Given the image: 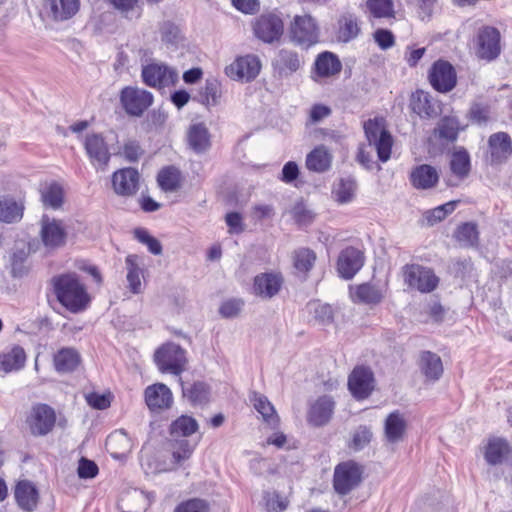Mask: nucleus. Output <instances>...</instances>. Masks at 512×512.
Masks as SVG:
<instances>
[{"label":"nucleus","mask_w":512,"mask_h":512,"mask_svg":"<svg viewBox=\"0 0 512 512\" xmlns=\"http://www.w3.org/2000/svg\"><path fill=\"white\" fill-rule=\"evenodd\" d=\"M294 220L299 224H309L312 222L314 215L308 210L304 204L297 203L291 210Z\"/></svg>","instance_id":"obj_63"},{"label":"nucleus","mask_w":512,"mask_h":512,"mask_svg":"<svg viewBox=\"0 0 512 512\" xmlns=\"http://www.w3.org/2000/svg\"><path fill=\"white\" fill-rule=\"evenodd\" d=\"M145 402L151 411L165 410L171 407L173 396L171 390L162 383L148 386L144 391Z\"/></svg>","instance_id":"obj_18"},{"label":"nucleus","mask_w":512,"mask_h":512,"mask_svg":"<svg viewBox=\"0 0 512 512\" xmlns=\"http://www.w3.org/2000/svg\"><path fill=\"white\" fill-rule=\"evenodd\" d=\"M49 17L56 22L73 18L80 9V0H45Z\"/></svg>","instance_id":"obj_22"},{"label":"nucleus","mask_w":512,"mask_h":512,"mask_svg":"<svg viewBox=\"0 0 512 512\" xmlns=\"http://www.w3.org/2000/svg\"><path fill=\"white\" fill-rule=\"evenodd\" d=\"M137 259L138 257L133 254L128 255L125 259L128 288L133 294H139L142 291V269L139 267Z\"/></svg>","instance_id":"obj_41"},{"label":"nucleus","mask_w":512,"mask_h":512,"mask_svg":"<svg viewBox=\"0 0 512 512\" xmlns=\"http://www.w3.org/2000/svg\"><path fill=\"white\" fill-rule=\"evenodd\" d=\"M460 131L459 121L455 117H443L434 129V136L447 143L455 142Z\"/></svg>","instance_id":"obj_37"},{"label":"nucleus","mask_w":512,"mask_h":512,"mask_svg":"<svg viewBox=\"0 0 512 512\" xmlns=\"http://www.w3.org/2000/svg\"><path fill=\"white\" fill-rule=\"evenodd\" d=\"M140 175L137 169L126 167L115 171L112 175L114 192L122 197H131L139 189Z\"/></svg>","instance_id":"obj_15"},{"label":"nucleus","mask_w":512,"mask_h":512,"mask_svg":"<svg viewBox=\"0 0 512 512\" xmlns=\"http://www.w3.org/2000/svg\"><path fill=\"white\" fill-rule=\"evenodd\" d=\"M491 160L493 163H502L508 159L512 153V141L505 132L494 133L488 140Z\"/></svg>","instance_id":"obj_25"},{"label":"nucleus","mask_w":512,"mask_h":512,"mask_svg":"<svg viewBox=\"0 0 512 512\" xmlns=\"http://www.w3.org/2000/svg\"><path fill=\"white\" fill-rule=\"evenodd\" d=\"M366 7L374 18H392L395 14L392 0H367Z\"/></svg>","instance_id":"obj_46"},{"label":"nucleus","mask_w":512,"mask_h":512,"mask_svg":"<svg viewBox=\"0 0 512 512\" xmlns=\"http://www.w3.org/2000/svg\"><path fill=\"white\" fill-rule=\"evenodd\" d=\"M250 401L253 403L255 410L261 415L264 422L272 428L279 425L280 419L268 398L260 393L253 392L250 396Z\"/></svg>","instance_id":"obj_31"},{"label":"nucleus","mask_w":512,"mask_h":512,"mask_svg":"<svg viewBox=\"0 0 512 512\" xmlns=\"http://www.w3.org/2000/svg\"><path fill=\"white\" fill-rule=\"evenodd\" d=\"M52 284L57 300L70 312L78 313L88 306L90 296L75 273L55 276Z\"/></svg>","instance_id":"obj_1"},{"label":"nucleus","mask_w":512,"mask_h":512,"mask_svg":"<svg viewBox=\"0 0 512 512\" xmlns=\"http://www.w3.org/2000/svg\"><path fill=\"white\" fill-rule=\"evenodd\" d=\"M457 203L458 201H450L434 209L426 211L424 217L425 220L427 221V224L433 226L436 223L445 219L449 214H451L455 210Z\"/></svg>","instance_id":"obj_52"},{"label":"nucleus","mask_w":512,"mask_h":512,"mask_svg":"<svg viewBox=\"0 0 512 512\" xmlns=\"http://www.w3.org/2000/svg\"><path fill=\"white\" fill-rule=\"evenodd\" d=\"M317 260L316 253L307 247H300L293 251L292 262L297 273L307 276L313 269Z\"/></svg>","instance_id":"obj_36"},{"label":"nucleus","mask_w":512,"mask_h":512,"mask_svg":"<svg viewBox=\"0 0 512 512\" xmlns=\"http://www.w3.org/2000/svg\"><path fill=\"white\" fill-rule=\"evenodd\" d=\"M419 365L427 380L437 381L443 374V364L440 356L431 351L421 353Z\"/></svg>","instance_id":"obj_32"},{"label":"nucleus","mask_w":512,"mask_h":512,"mask_svg":"<svg viewBox=\"0 0 512 512\" xmlns=\"http://www.w3.org/2000/svg\"><path fill=\"white\" fill-rule=\"evenodd\" d=\"M361 478L362 469L357 463L342 462L335 467L333 487L338 494L346 495L360 484Z\"/></svg>","instance_id":"obj_6"},{"label":"nucleus","mask_w":512,"mask_h":512,"mask_svg":"<svg viewBox=\"0 0 512 512\" xmlns=\"http://www.w3.org/2000/svg\"><path fill=\"white\" fill-rule=\"evenodd\" d=\"M409 179L414 188L428 190L435 187L438 183L439 173L435 167L421 164L411 170Z\"/></svg>","instance_id":"obj_23"},{"label":"nucleus","mask_w":512,"mask_h":512,"mask_svg":"<svg viewBox=\"0 0 512 512\" xmlns=\"http://www.w3.org/2000/svg\"><path fill=\"white\" fill-rule=\"evenodd\" d=\"M302 64L303 59L299 54L286 48L280 49L272 62L275 72L281 77H288L297 72Z\"/></svg>","instance_id":"obj_19"},{"label":"nucleus","mask_w":512,"mask_h":512,"mask_svg":"<svg viewBox=\"0 0 512 512\" xmlns=\"http://www.w3.org/2000/svg\"><path fill=\"white\" fill-rule=\"evenodd\" d=\"M198 430L197 421L187 415H182L172 422L170 426V434L173 438L188 437Z\"/></svg>","instance_id":"obj_43"},{"label":"nucleus","mask_w":512,"mask_h":512,"mask_svg":"<svg viewBox=\"0 0 512 512\" xmlns=\"http://www.w3.org/2000/svg\"><path fill=\"white\" fill-rule=\"evenodd\" d=\"M64 192L57 183H51L41 193V198L45 206L58 209L63 204Z\"/></svg>","instance_id":"obj_47"},{"label":"nucleus","mask_w":512,"mask_h":512,"mask_svg":"<svg viewBox=\"0 0 512 512\" xmlns=\"http://www.w3.org/2000/svg\"><path fill=\"white\" fill-rule=\"evenodd\" d=\"M291 41L305 49L319 41V28L315 19L310 15H296L290 24Z\"/></svg>","instance_id":"obj_2"},{"label":"nucleus","mask_w":512,"mask_h":512,"mask_svg":"<svg viewBox=\"0 0 512 512\" xmlns=\"http://www.w3.org/2000/svg\"><path fill=\"white\" fill-rule=\"evenodd\" d=\"M354 295L361 303L378 304L382 301L384 292L377 285L363 283L356 287Z\"/></svg>","instance_id":"obj_42"},{"label":"nucleus","mask_w":512,"mask_h":512,"mask_svg":"<svg viewBox=\"0 0 512 512\" xmlns=\"http://www.w3.org/2000/svg\"><path fill=\"white\" fill-rule=\"evenodd\" d=\"M341 69L342 64L338 56L325 51L316 57L313 72L318 78H329L339 74Z\"/></svg>","instance_id":"obj_24"},{"label":"nucleus","mask_w":512,"mask_h":512,"mask_svg":"<svg viewBox=\"0 0 512 512\" xmlns=\"http://www.w3.org/2000/svg\"><path fill=\"white\" fill-rule=\"evenodd\" d=\"M431 86L440 93H447L457 84V75L454 67L445 60H437L428 72Z\"/></svg>","instance_id":"obj_9"},{"label":"nucleus","mask_w":512,"mask_h":512,"mask_svg":"<svg viewBox=\"0 0 512 512\" xmlns=\"http://www.w3.org/2000/svg\"><path fill=\"white\" fill-rule=\"evenodd\" d=\"M24 205L13 198L0 199V221L8 224L17 223L23 218Z\"/></svg>","instance_id":"obj_38"},{"label":"nucleus","mask_w":512,"mask_h":512,"mask_svg":"<svg viewBox=\"0 0 512 512\" xmlns=\"http://www.w3.org/2000/svg\"><path fill=\"white\" fill-rule=\"evenodd\" d=\"M374 377L368 367L357 366L348 378V388L356 399L367 398L373 390Z\"/></svg>","instance_id":"obj_17"},{"label":"nucleus","mask_w":512,"mask_h":512,"mask_svg":"<svg viewBox=\"0 0 512 512\" xmlns=\"http://www.w3.org/2000/svg\"><path fill=\"white\" fill-rule=\"evenodd\" d=\"M404 280L410 288L422 293L433 291L439 282L438 277L431 269L415 264L405 267Z\"/></svg>","instance_id":"obj_12"},{"label":"nucleus","mask_w":512,"mask_h":512,"mask_svg":"<svg viewBox=\"0 0 512 512\" xmlns=\"http://www.w3.org/2000/svg\"><path fill=\"white\" fill-rule=\"evenodd\" d=\"M141 77L147 86L163 88L175 85L179 76L175 68L155 62L142 67Z\"/></svg>","instance_id":"obj_7"},{"label":"nucleus","mask_w":512,"mask_h":512,"mask_svg":"<svg viewBox=\"0 0 512 512\" xmlns=\"http://www.w3.org/2000/svg\"><path fill=\"white\" fill-rule=\"evenodd\" d=\"M371 145L375 147L381 162H387L390 159L393 139L389 132L382 133V136L374 140Z\"/></svg>","instance_id":"obj_58"},{"label":"nucleus","mask_w":512,"mask_h":512,"mask_svg":"<svg viewBox=\"0 0 512 512\" xmlns=\"http://www.w3.org/2000/svg\"><path fill=\"white\" fill-rule=\"evenodd\" d=\"M157 181L165 192L176 191L180 186V173L174 167H166L159 172Z\"/></svg>","instance_id":"obj_44"},{"label":"nucleus","mask_w":512,"mask_h":512,"mask_svg":"<svg viewBox=\"0 0 512 512\" xmlns=\"http://www.w3.org/2000/svg\"><path fill=\"white\" fill-rule=\"evenodd\" d=\"M77 472L80 478L91 479L97 476L99 469L94 461L82 457L79 460Z\"/></svg>","instance_id":"obj_62"},{"label":"nucleus","mask_w":512,"mask_h":512,"mask_svg":"<svg viewBox=\"0 0 512 512\" xmlns=\"http://www.w3.org/2000/svg\"><path fill=\"white\" fill-rule=\"evenodd\" d=\"M179 381L182 386L183 396L186 397L193 404H202L208 400L209 391L205 383L196 382L192 384L190 387H186L184 386L181 378L179 379Z\"/></svg>","instance_id":"obj_45"},{"label":"nucleus","mask_w":512,"mask_h":512,"mask_svg":"<svg viewBox=\"0 0 512 512\" xmlns=\"http://www.w3.org/2000/svg\"><path fill=\"white\" fill-rule=\"evenodd\" d=\"M332 160L330 151L324 145H319L307 154L305 164L309 171L323 173L330 169Z\"/></svg>","instance_id":"obj_29"},{"label":"nucleus","mask_w":512,"mask_h":512,"mask_svg":"<svg viewBox=\"0 0 512 512\" xmlns=\"http://www.w3.org/2000/svg\"><path fill=\"white\" fill-rule=\"evenodd\" d=\"M283 278L279 273H261L254 278L253 291L264 299L274 297L280 291Z\"/></svg>","instance_id":"obj_20"},{"label":"nucleus","mask_w":512,"mask_h":512,"mask_svg":"<svg viewBox=\"0 0 512 512\" xmlns=\"http://www.w3.org/2000/svg\"><path fill=\"white\" fill-rule=\"evenodd\" d=\"M208 509L206 501L194 498L179 504L174 512H208Z\"/></svg>","instance_id":"obj_61"},{"label":"nucleus","mask_w":512,"mask_h":512,"mask_svg":"<svg viewBox=\"0 0 512 512\" xmlns=\"http://www.w3.org/2000/svg\"><path fill=\"white\" fill-rule=\"evenodd\" d=\"M84 148L91 164L96 169L105 170L109 164L111 153L102 134H87L84 141Z\"/></svg>","instance_id":"obj_13"},{"label":"nucleus","mask_w":512,"mask_h":512,"mask_svg":"<svg viewBox=\"0 0 512 512\" xmlns=\"http://www.w3.org/2000/svg\"><path fill=\"white\" fill-rule=\"evenodd\" d=\"M161 39L169 45H177L181 39L180 29L171 22H164L160 29Z\"/></svg>","instance_id":"obj_59"},{"label":"nucleus","mask_w":512,"mask_h":512,"mask_svg":"<svg viewBox=\"0 0 512 512\" xmlns=\"http://www.w3.org/2000/svg\"><path fill=\"white\" fill-rule=\"evenodd\" d=\"M262 63L255 54H246L238 56L235 60L225 67V74L231 80L244 83L252 82L260 74Z\"/></svg>","instance_id":"obj_3"},{"label":"nucleus","mask_w":512,"mask_h":512,"mask_svg":"<svg viewBox=\"0 0 512 512\" xmlns=\"http://www.w3.org/2000/svg\"><path fill=\"white\" fill-rule=\"evenodd\" d=\"M80 361V354L71 347H64L58 350L53 357L54 368L58 373L74 371L80 364Z\"/></svg>","instance_id":"obj_30"},{"label":"nucleus","mask_w":512,"mask_h":512,"mask_svg":"<svg viewBox=\"0 0 512 512\" xmlns=\"http://www.w3.org/2000/svg\"><path fill=\"white\" fill-rule=\"evenodd\" d=\"M155 362L161 372L179 376L186 364L185 350L175 343L160 347L154 355Z\"/></svg>","instance_id":"obj_4"},{"label":"nucleus","mask_w":512,"mask_h":512,"mask_svg":"<svg viewBox=\"0 0 512 512\" xmlns=\"http://www.w3.org/2000/svg\"><path fill=\"white\" fill-rule=\"evenodd\" d=\"M27 253L25 250H15L11 257V275L14 278H22L29 272V268L26 265Z\"/></svg>","instance_id":"obj_53"},{"label":"nucleus","mask_w":512,"mask_h":512,"mask_svg":"<svg viewBox=\"0 0 512 512\" xmlns=\"http://www.w3.org/2000/svg\"><path fill=\"white\" fill-rule=\"evenodd\" d=\"M201 101L206 106H215L221 97L220 83L215 79L206 80L205 86L200 92Z\"/></svg>","instance_id":"obj_50"},{"label":"nucleus","mask_w":512,"mask_h":512,"mask_svg":"<svg viewBox=\"0 0 512 512\" xmlns=\"http://www.w3.org/2000/svg\"><path fill=\"white\" fill-rule=\"evenodd\" d=\"M335 402L332 397H319L309 408L307 420L313 426H323L329 422L334 412Z\"/></svg>","instance_id":"obj_21"},{"label":"nucleus","mask_w":512,"mask_h":512,"mask_svg":"<svg viewBox=\"0 0 512 512\" xmlns=\"http://www.w3.org/2000/svg\"><path fill=\"white\" fill-rule=\"evenodd\" d=\"M120 101L127 114L139 117L152 105L153 95L147 90L127 86L121 90Z\"/></svg>","instance_id":"obj_8"},{"label":"nucleus","mask_w":512,"mask_h":512,"mask_svg":"<svg viewBox=\"0 0 512 512\" xmlns=\"http://www.w3.org/2000/svg\"><path fill=\"white\" fill-rule=\"evenodd\" d=\"M56 415L54 410L46 404H37L32 407L27 424L34 436L48 434L54 427Z\"/></svg>","instance_id":"obj_14"},{"label":"nucleus","mask_w":512,"mask_h":512,"mask_svg":"<svg viewBox=\"0 0 512 512\" xmlns=\"http://www.w3.org/2000/svg\"><path fill=\"white\" fill-rule=\"evenodd\" d=\"M360 33L359 21L356 15L344 13L338 20V39L342 42H349L355 39Z\"/></svg>","instance_id":"obj_39"},{"label":"nucleus","mask_w":512,"mask_h":512,"mask_svg":"<svg viewBox=\"0 0 512 512\" xmlns=\"http://www.w3.org/2000/svg\"><path fill=\"white\" fill-rule=\"evenodd\" d=\"M120 155L129 163H137L145 154V150L136 139H127L124 141Z\"/></svg>","instance_id":"obj_49"},{"label":"nucleus","mask_w":512,"mask_h":512,"mask_svg":"<svg viewBox=\"0 0 512 512\" xmlns=\"http://www.w3.org/2000/svg\"><path fill=\"white\" fill-rule=\"evenodd\" d=\"M410 105L421 118H431L437 114L433 98L423 90H417L412 94Z\"/></svg>","instance_id":"obj_35"},{"label":"nucleus","mask_w":512,"mask_h":512,"mask_svg":"<svg viewBox=\"0 0 512 512\" xmlns=\"http://www.w3.org/2000/svg\"><path fill=\"white\" fill-rule=\"evenodd\" d=\"M407 428L404 415L399 411L390 413L384 424V436L388 443L396 444L403 440Z\"/></svg>","instance_id":"obj_26"},{"label":"nucleus","mask_w":512,"mask_h":512,"mask_svg":"<svg viewBox=\"0 0 512 512\" xmlns=\"http://www.w3.org/2000/svg\"><path fill=\"white\" fill-rule=\"evenodd\" d=\"M365 256L363 252L355 247L343 249L337 260V271L341 278L350 280L364 265Z\"/></svg>","instance_id":"obj_16"},{"label":"nucleus","mask_w":512,"mask_h":512,"mask_svg":"<svg viewBox=\"0 0 512 512\" xmlns=\"http://www.w3.org/2000/svg\"><path fill=\"white\" fill-rule=\"evenodd\" d=\"M26 353L20 346H14L9 352L3 354L0 359V369L5 373L20 370L24 367Z\"/></svg>","instance_id":"obj_40"},{"label":"nucleus","mask_w":512,"mask_h":512,"mask_svg":"<svg viewBox=\"0 0 512 512\" xmlns=\"http://www.w3.org/2000/svg\"><path fill=\"white\" fill-rule=\"evenodd\" d=\"M174 441L172 457L175 463L181 464L191 457L196 445L191 444L187 439L174 438Z\"/></svg>","instance_id":"obj_54"},{"label":"nucleus","mask_w":512,"mask_h":512,"mask_svg":"<svg viewBox=\"0 0 512 512\" xmlns=\"http://www.w3.org/2000/svg\"><path fill=\"white\" fill-rule=\"evenodd\" d=\"M254 35L264 43H273L280 39L284 31L282 19L274 14H262L253 22Z\"/></svg>","instance_id":"obj_11"},{"label":"nucleus","mask_w":512,"mask_h":512,"mask_svg":"<svg viewBox=\"0 0 512 512\" xmlns=\"http://www.w3.org/2000/svg\"><path fill=\"white\" fill-rule=\"evenodd\" d=\"M511 447L503 438H491L485 446L484 459L491 466L501 465L505 462Z\"/></svg>","instance_id":"obj_27"},{"label":"nucleus","mask_w":512,"mask_h":512,"mask_svg":"<svg viewBox=\"0 0 512 512\" xmlns=\"http://www.w3.org/2000/svg\"><path fill=\"white\" fill-rule=\"evenodd\" d=\"M455 237L457 241L465 246L472 247L478 242V230L474 223H464L458 227Z\"/></svg>","instance_id":"obj_51"},{"label":"nucleus","mask_w":512,"mask_h":512,"mask_svg":"<svg viewBox=\"0 0 512 512\" xmlns=\"http://www.w3.org/2000/svg\"><path fill=\"white\" fill-rule=\"evenodd\" d=\"M15 499L21 509L32 512L38 503V491L36 487L27 480L18 482L15 487Z\"/></svg>","instance_id":"obj_28"},{"label":"nucleus","mask_w":512,"mask_h":512,"mask_svg":"<svg viewBox=\"0 0 512 512\" xmlns=\"http://www.w3.org/2000/svg\"><path fill=\"white\" fill-rule=\"evenodd\" d=\"M356 182L353 179H341L333 190L335 200L340 204L352 201L355 195Z\"/></svg>","instance_id":"obj_48"},{"label":"nucleus","mask_w":512,"mask_h":512,"mask_svg":"<svg viewBox=\"0 0 512 512\" xmlns=\"http://www.w3.org/2000/svg\"><path fill=\"white\" fill-rule=\"evenodd\" d=\"M134 237L137 241L147 246L148 251L153 255H161L163 248L160 241L150 235V233L143 228L134 230Z\"/></svg>","instance_id":"obj_55"},{"label":"nucleus","mask_w":512,"mask_h":512,"mask_svg":"<svg viewBox=\"0 0 512 512\" xmlns=\"http://www.w3.org/2000/svg\"><path fill=\"white\" fill-rule=\"evenodd\" d=\"M364 132L369 144H372L374 140L380 138L382 133H388L385 128V121L383 118L369 119L364 122Z\"/></svg>","instance_id":"obj_57"},{"label":"nucleus","mask_w":512,"mask_h":512,"mask_svg":"<svg viewBox=\"0 0 512 512\" xmlns=\"http://www.w3.org/2000/svg\"><path fill=\"white\" fill-rule=\"evenodd\" d=\"M475 53L485 61H493L501 53V35L497 28L483 26L479 28L475 39Z\"/></svg>","instance_id":"obj_5"},{"label":"nucleus","mask_w":512,"mask_h":512,"mask_svg":"<svg viewBox=\"0 0 512 512\" xmlns=\"http://www.w3.org/2000/svg\"><path fill=\"white\" fill-rule=\"evenodd\" d=\"M242 306L243 303L239 300H229L220 306L219 312L225 318H232L240 312Z\"/></svg>","instance_id":"obj_64"},{"label":"nucleus","mask_w":512,"mask_h":512,"mask_svg":"<svg viewBox=\"0 0 512 512\" xmlns=\"http://www.w3.org/2000/svg\"><path fill=\"white\" fill-rule=\"evenodd\" d=\"M372 438V432L365 426H360L353 434L350 447L355 451L363 449L368 445Z\"/></svg>","instance_id":"obj_60"},{"label":"nucleus","mask_w":512,"mask_h":512,"mask_svg":"<svg viewBox=\"0 0 512 512\" xmlns=\"http://www.w3.org/2000/svg\"><path fill=\"white\" fill-rule=\"evenodd\" d=\"M188 144L196 153L205 152L211 145L210 134L203 123H196L188 130Z\"/></svg>","instance_id":"obj_34"},{"label":"nucleus","mask_w":512,"mask_h":512,"mask_svg":"<svg viewBox=\"0 0 512 512\" xmlns=\"http://www.w3.org/2000/svg\"><path fill=\"white\" fill-rule=\"evenodd\" d=\"M111 3L127 19H137L141 15L138 0H111Z\"/></svg>","instance_id":"obj_56"},{"label":"nucleus","mask_w":512,"mask_h":512,"mask_svg":"<svg viewBox=\"0 0 512 512\" xmlns=\"http://www.w3.org/2000/svg\"><path fill=\"white\" fill-rule=\"evenodd\" d=\"M450 170L459 180L467 178L471 171V159L464 147L456 148L451 154Z\"/></svg>","instance_id":"obj_33"},{"label":"nucleus","mask_w":512,"mask_h":512,"mask_svg":"<svg viewBox=\"0 0 512 512\" xmlns=\"http://www.w3.org/2000/svg\"><path fill=\"white\" fill-rule=\"evenodd\" d=\"M40 225V237L45 248L55 250L65 246L67 232L61 220L43 215L40 220Z\"/></svg>","instance_id":"obj_10"}]
</instances>
